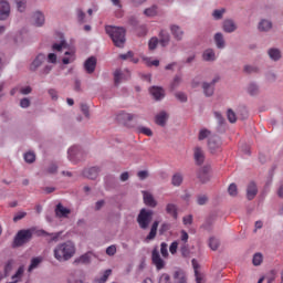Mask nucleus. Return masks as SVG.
<instances>
[{
    "label": "nucleus",
    "mask_w": 283,
    "mask_h": 283,
    "mask_svg": "<svg viewBox=\"0 0 283 283\" xmlns=\"http://www.w3.org/2000/svg\"><path fill=\"white\" fill-rule=\"evenodd\" d=\"M228 120L229 123H235L238 120V116H235V112L233 109L229 108L227 112Z\"/></svg>",
    "instance_id": "51"
},
{
    "label": "nucleus",
    "mask_w": 283,
    "mask_h": 283,
    "mask_svg": "<svg viewBox=\"0 0 283 283\" xmlns=\"http://www.w3.org/2000/svg\"><path fill=\"white\" fill-rule=\"evenodd\" d=\"M149 92L155 101H163V98H165V90L160 86H153Z\"/></svg>",
    "instance_id": "19"
},
{
    "label": "nucleus",
    "mask_w": 283,
    "mask_h": 283,
    "mask_svg": "<svg viewBox=\"0 0 283 283\" xmlns=\"http://www.w3.org/2000/svg\"><path fill=\"white\" fill-rule=\"evenodd\" d=\"M208 147L211 154H218L222 151V142L218 137H212L208 140Z\"/></svg>",
    "instance_id": "9"
},
{
    "label": "nucleus",
    "mask_w": 283,
    "mask_h": 283,
    "mask_svg": "<svg viewBox=\"0 0 283 283\" xmlns=\"http://www.w3.org/2000/svg\"><path fill=\"white\" fill-rule=\"evenodd\" d=\"M158 221H154L149 234L146 237V240H154L156 238V233L158 231Z\"/></svg>",
    "instance_id": "40"
},
{
    "label": "nucleus",
    "mask_w": 283,
    "mask_h": 283,
    "mask_svg": "<svg viewBox=\"0 0 283 283\" xmlns=\"http://www.w3.org/2000/svg\"><path fill=\"white\" fill-rule=\"evenodd\" d=\"M134 118H136V115L132 113L120 112L119 114H117V120H119V123H123L124 125H127V123H132Z\"/></svg>",
    "instance_id": "18"
},
{
    "label": "nucleus",
    "mask_w": 283,
    "mask_h": 283,
    "mask_svg": "<svg viewBox=\"0 0 283 283\" xmlns=\"http://www.w3.org/2000/svg\"><path fill=\"white\" fill-rule=\"evenodd\" d=\"M180 83H182V77L176 75L170 84L171 90H176V87H178V85H180Z\"/></svg>",
    "instance_id": "56"
},
{
    "label": "nucleus",
    "mask_w": 283,
    "mask_h": 283,
    "mask_svg": "<svg viewBox=\"0 0 283 283\" xmlns=\"http://www.w3.org/2000/svg\"><path fill=\"white\" fill-rule=\"evenodd\" d=\"M202 90H203L205 96L207 97L213 96L214 87L210 83L203 82Z\"/></svg>",
    "instance_id": "36"
},
{
    "label": "nucleus",
    "mask_w": 283,
    "mask_h": 283,
    "mask_svg": "<svg viewBox=\"0 0 283 283\" xmlns=\"http://www.w3.org/2000/svg\"><path fill=\"white\" fill-rule=\"evenodd\" d=\"M207 202H209V197H207V195H199L197 197V205L203 206L207 205Z\"/></svg>",
    "instance_id": "54"
},
{
    "label": "nucleus",
    "mask_w": 283,
    "mask_h": 283,
    "mask_svg": "<svg viewBox=\"0 0 283 283\" xmlns=\"http://www.w3.org/2000/svg\"><path fill=\"white\" fill-rule=\"evenodd\" d=\"M174 283H187V274L182 270H176L174 273Z\"/></svg>",
    "instance_id": "30"
},
{
    "label": "nucleus",
    "mask_w": 283,
    "mask_h": 283,
    "mask_svg": "<svg viewBox=\"0 0 283 283\" xmlns=\"http://www.w3.org/2000/svg\"><path fill=\"white\" fill-rule=\"evenodd\" d=\"M143 193V200H144V205H146V207H150V209H156V207H158V201L156 200V198H154V195L149 191H142Z\"/></svg>",
    "instance_id": "8"
},
{
    "label": "nucleus",
    "mask_w": 283,
    "mask_h": 283,
    "mask_svg": "<svg viewBox=\"0 0 283 283\" xmlns=\"http://www.w3.org/2000/svg\"><path fill=\"white\" fill-rule=\"evenodd\" d=\"M137 178H139V180H147V178H149V171H147V170L138 171Z\"/></svg>",
    "instance_id": "61"
},
{
    "label": "nucleus",
    "mask_w": 283,
    "mask_h": 283,
    "mask_svg": "<svg viewBox=\"0 0 283 283\" xmlns=\"http://www.w3.org/2000/svg\"><path fill=\"white\" fill-rule=\"evenodd\" d=\"M10 17V2L0 0V21H7Z\"/></svg>",
    "instance_id": "12"
},
{
    "label": "nucleus",
    "mask_w": 283,
    "mask_h": 283,
    "mask_svg": "<svg viewBox=\"0 0 283 283\" xmlns=\"http://www.w3.org/2000/svg\"><path fill=\"white\" fill-rule=\"evenodd\" d=\"M193 158L196 165H203L205 164V150L199 146L195 147L193 149Z\"/></svg>",
    "instance_id": "17"
},
{
    "label": "nucleus",
    "mask_w": 283,
    "mask_h": 283,
    "mask_svg": "<svg viewBox=\"0 0 283 283\" xmlns=\"http://www.w3.org/2000/svg\"><path fill=\"white\" fill-rule=\"evenodd\" d=\"M41 235H50V242H59V238H61V232H56V233H48L45 230H41L40 231Z\"/></svg>",
    "instance_id": "43"
},
{
    "label": "nucleus",
    "mask_w": 283,
    "mask_h": 283,
    "mask_svg": "<svg viewBox=\"0 0 283 283\" xmlns=\"http://www.w3.org/2000/svg\"><path fill=\"white\" fill-rule=\"evenodd\" d=\"M42 262H43V258L41 256L33 258L28 269L29 273H32L34 269H39V264H41Z\"/></svg>",
    "instance_id": "37"
},
{
    "label": "nucleus",
    "mask_w": 283,
    "mask_h": 283,
    "mask_svg": "<svg viewBox=\"0 0 283 283\" xmlns=\"http://www.w3.org/2000/svg\"><path fill=\"white\" fill-rule=\"evenodd\" d=\"M239 116L242 120H247V118H249V111L247 109V107L239 108Z\"/></svg>",
    "instance_id": "55"
},
{
    "label": "nucleus",
    "mask_w": 283,
    "mask_h": 283,
    "mask_svg": "<svg viewBox=\"0 0 283 283\" xmlns=\"http://www.w3.org/2000/svg\"><path fill=\"white\" fill-rule=\"evenodd\" d=\"M171 41V35H169V32L163 30L159 33V44L161 48H167L169 45V42Z\"/></svg>",
    "instance_id": "28"
},
{
    "label": "nucleus",
    "mask_w": 283,
    "mask_h": 283,
    "mask_svg": "<svg viewBox=\"0 0 283 283\" xmlns=\"http://www.w3.org/2000/svg\"><path fill=\"white\" fill-rule=\"evenodd\" d=\"M45 54L40 53L38 54L34 60L31 62L29 70L31 72H36V70H39V67H41V65H43V63H45Z\"/></svg>",
    "instance_id": "10"
},
{
    "label": "nucleus",
    "mask_w": 283,
    "mask_h": 283,
    "mask_svg": "<svg viewBox=\"0 0 283 283\" xmlns=\"http://www.w3.org/2000/svg\"><path fill=\"white\" fill-rule=\"evenodd\" d=\"M209 247L212 251H218V247H220V240L216 239L214 237H211L209 239Z\"/></svg>",
    "instance_id": "44"
},
{
    "label": "nucleus",
    "mask_w": 283,
    "mask_h": 283,
    "mask_svg": "<svg viewBox=\"0 0 283 283\" xmlns=\"http://www.w3.org/2000/svg\"><path fill=\"white\" fill-rule=\"evenodd\" d=\"M76 17H77L78 23H85V13L83 12V9L76 10Z\"/></svg>",
    "instance_id": "59"
},
{
    "label": "nucleus",
    "mask_w": 283,
    "mask_h": 283,
    "mask_svg": "<svg viewBox=\"0 0 283 283\" xmlns=\"http://www.w3.org/2000/svg\"><path fill=\"white\" fill-rule=\"evenodd\" d=\"M184 180H185V176L182 175V172H176L175 175H172L171 186L180 187V185H182Z\"/></svg>",
    "instance_id": "33"
},
{
    "label": "nucleus",
    "mask_w": 283,
    "mask_h": 283,
    "mask_svg": "<svg viewBox=\"0 0 283 283\" xmlns=\"http://www.w3.org/2000/svg\"><path fill=\"white\" fill-rule=\"evenodd\" d=\"M268 56H270L271 61H280L282 59V51L277 48H271L268 50Z\"/></svg>",
    "instance_id": "31"
},
{
    "label": "nucleus",
    "mask_w": 283,
    "mask_h": 283,
    "mask_svg": "<svg viewBox=\"0 0 283 283\" xmlns=\"http://www.w3.org/2000/svg\"><path fill=\"white\" fill-rule=\"evenodd\" d=\"M72 213V210L65 208L63 205L57 203L55 208V216L57 218H67Z\"/></svg>",
    "instance_id": "23"
},
{
    "label": "nucleus",
    "mask_w": 283,
    "mask_h": 283,
    "mask_svg": "<svg viewBox=\"0 0 283 283\" xmlns=\"http://www.w3.org/2000/svg\"><path fill=\"white\" fill-rule=\"evenodd\" d=\"M209 171H211V167L203 166L198 170L197 178H199L201 182H207L209 180Z\"/></svg>",
    "instance_id": "20"
},
{
    "label": "nucleus",
    "mask_w": 283,
    "mask_h": 283,
    "mask_svg": "<svg viewBox=\"0 0 283 283\" xmlns=\"http://www.w3.org/2000/svg\"><path fill=\"white\" fill-rule=\"evenodd\" d=\"M160 253H161L163 258H169V250H168V245L166 242H163L160 244Z\"/></svg>",
    "instance_id": "52"
},
{
    "label": "nucleus",
    "mask_w": 283,
    "mask_h": 283,
    "mask_svg": "<svg viewBox=\"0 0 283 283\" xmlns=\"http://www.w3.org/2000/svg\"><path fill=\"white\" fill-rule=\"evenodd\" d=\"M243 72L244 74H258V72H260V67L247 64L243 66Z\"/></svg>",
    "instance_id": "41"
},
{
    "label": "nucleus",
    "mask_w": 283,
    "mask_h": 283,
    "mask_svg": "<svg viewBox=\"0 0 283 283\" xmlns=\"http://www.w3.org/2000/svg\"><path fill=\"white\" fill-rule=\"evenodd\" d=\"M73 255H76V245H74L72 241L59 243L53 249V258H55L57 262H67L72 260Z\"/></svg>",
    "instance_id": "1"
},
{
    "label": "nucleus",
    "mask_w": 283,
    "mask_h": 283,
    "mask_svg": "<svg viewBox=\"0 0 283 283\" xmlns=\"http://www.w3.org/2000/svg\"><path fill=\"white\" fill-rule=\"evenodd\" d=\"M46 59H48V63L56 64L57 56L55 53H49Z\"/></svg>",
    "instance_id": "64"
},
{
    "label": "nucleus",
    "mask_w": 283,
    "mask_h": 283,
    "mask_svg": "<svg viewBox=\"0 0 283 283\" xmlns=\"http://www.w3.org/2000/svg\"><path fill=\"white\" fill-rule=\"evenodd\" d=\"M90 254L85 253L74 260V264H90Z\"/></svg>",
    "instance_id": "39"
},
{
    "label": "nucleus",
    "mask_w": 283,
    "mask_h": 283,
    "mask_svg": "<svg viewBox=\"0 0 283 283\" xmlns=\"http://www.w3.org/2000/svg\"><path fill=\"white\" fill-rule=\"evenodd\" d=\"M24 160L29 165H32V163H34V160H36V155H34V153L29 151V153L24 154Z\"/></svg>",
    "instance_id": "47"
},
{
    "label": "nucleus",
    "mask_w": 283,
    "mask_h": 283,
    "mask_svg": "<svg viewBox=\"0 0 283 283\" xmlns=\"http://www.w3.org/2000/svg\"><path fill=\"white\" fill-rule=\"evenodd\" d=\"M32 20L36 28H41L45 24V15L41 11H35L32 15Z\"/></svg>",
    "instance_id": "22"
},
{
    "label": "nucleus",
    "mask_w": 283,
    "mask_h": 283,
    "mask_svg": "<svg viewBox=\"0 0 283 283\" xmlns=\"http://www.w3.org/2000/svg\"><path fill=\"white\" fill-rule=\"evenodd\" d=\"M202 61H206V63H214V61H218V55L216 54V50L206 49L202 53Z\"/></svg>",
    "instance_id": "15"
},
{
    "label": "nucleus",
    "mask_w": 283,
    "mask_h": 283,
    "mask_svg": "<svg viewBox=\"0 0 283 283\" xmlns=\"http://www.w3.org/2000/svg\"><path fill=\"white\" fill-rule=\"evenodd\" d=\"M59 171V166L56 164H51L49 167L45 169V174H51L54 175Z\"/></svg>",
    "instance_id": "57"
},
{
    "label": "nucleus",
    "mask_w": 283,
    "mask_h": 283,
    "mask_svg": "<svg viewBox=\"0 0 283 283\" xmlns=\"http://www.w3.org/2000/svg\"><path fill=\"white\" fill-rule=\"evenodd\" d=\"M52 51L64 52V56L62 57L63 65H71V63H74V61H76V49L71 48L65 39H62L60 42L53 43Z\"/></svg>",
    "instance_id": "2"
},
{
    "label": "nucleus",
    "mask_w": 283,
    "mask_h": 283,
    "mask_svg": "<svg viewBox=\"0 0 283 283\" xmlns=\"http://www.w3.org/2000/svg\"><path fill=\"white\" fill-rule=\"evenodd\" d=\"M145 17L154 18L158 17V6L154 4L151 7H148L144 10Z\"/></svg>",
    "instance_id": "34"
},
{
    "label": "nucleus",
    "mask_w": 283,
    "mask_h": 283,
    "mask_svg": "<svg viewBox=\"0 0 283 283\" xmlns=\"http://www.w3.org/2000/svg\"><path fill=\"white\" fill-rule=\"evenodd\" d=\"M214 45L217 50H224L227 48V41H224V34L217 32L213 36Z\"/></svg>",
    "instance_id": "16"
},
{
    "label": "nucleus",
    "mask_w": 283,
    "mask_h": 283,
    "mask_svg": "<svg viewBox=\"0 0 283 283\" xmlns=\"http://www.w3.org/2000/svg\"><path fill=\"white\" fill-rule=\"evenodd\" d=\"M212 17L213 19H216V21H220V19H222V17H224V9H217L212 12Z\"/></svg>",
    "instance_id": "49"
},
{
    "label": "nucleus",
    "mask_w": 283,
    "mask_h": 283,
    "mask_svg": "<svg viewBox=\"0 0 283 283\" xmlns=\"http://www.w3.org/2000/svg\"><path fill=\"white\" fill-rule=\"evenodd\" d=\"M258 32L261 33H269L273 30V21L271 19L261 18L256 24Z\"/></svg>",
    "instance_id": "7"
},
{
    "label": "nucleus",
    "mask_w": 283,
    "mask_h": 283,
    "mask_svg": "<svg viewBox=\"0 0 283 283\" xmlns=\"http://www.w3.org/2000/svg\"><path fill=\"white\" fill-rule=\"evenodd\" d=\"M20 107H22V109H28V107H30V98L24 97L20 101Z\"/></svg>",
    "instance_id": "63"
},
{
    "label": "nucleus",
    "mask_w": 283,
    "mask_h": 283,
    "mask_svg": "<svg viewBox=\"0 0 283 283\" xmlns=\"http://www.w3.org/2000/svg\"><path fill=\"white\" fill-rule=\"evenodd\" d=\"M67 283H83V281L78 279V276L75 273V274H70L67 279Z\"/></svg>",
    "instance_id": "60"
},
{
    "label": "nucleus",
    "mask_w": 283,
    "mask_h": 283,
    "mask_svg": "<svg viewBox=\"0 0 283 283\" xmlns=\"http://www.w3.org/2000/svg\"><path fill=\"white\" fill-rule=\"evenodd\" d=\"M154 218V211L142 209L139 214L137 216V222L142 229H148L149 224H151V220Z\"/></svg>",
    "instance_id": "4"
},
{
    "label": "nucleus",
    "mask_w": 283,
    "mask_h": 283,
    "mask_svg": "<svg viewBox=\"0 0 283 283\" xmlns=\"http://www.w3.org/2000/svg\"><path fill=\"white\" fill-rule=\"evenodd\" d=\"M170 33L172 34L175 41H182V39L185 36V31L178 24L170 25Z\"/></svg>",
    "instance_id": "14"
},
{
    "label": "nucleus",
    "mask_w": 283,
    "mask_h": 283,
    "mask_svg": "<svg viewBox=\"0 0 283 283\" xmlns=\"http://www.w3.org/2000/svg\"><path fill=\"white\" fill-rule=\"evenodd\" d=\"M209 136H211V130L207 129V128H202L200 132H199V140H205L206 138H209Z\"/></svg>",
    "instance_id": "48"
},
{
    "label": "nucleus",
    "mask_w": 283,
    "mask_h": 283,
    "mask_svg": "<svg viewBox=\"0 0 283 283\" xmlns=\"http://www.w3.org/2000/svg\"><path fill=\"white\" fill-rule=\"evenodd\" d=\"M81 154L78 146H72L67 150V158L71 163H78V160H81Z\"/></svg>",
    "instance_id": "11"
},
{
    "label": "nucleus",
    "mask_w": 283,
    "mask_h": 283,
    "mask_svg": "<svg viewBox=\"0 0 283 283\" xmlns=\"http://www.w3.org/2000/svg\"><path fill=\"white\" fill-rule=\"evenodd\" d=\"M105 32L112 39L116 48H125V29L122 27L106 25Z\"/></svg>",
    "instance_id": "3"
},
{
    "label": "nucleus",
    "mask_w": 283,
    "mask_h": 283,
    "mask_svg": "<svg viewBox=\"0 0 283 283\" xmlns=\"http://www.w3.org/2000/svg\"><path fill=\"white\" fill-rule=\"evenodd\" d=\"M247 92L250 96H258V94H260V85L255 82H251L247 86Z\"/></svg>",
    "instance_id": "32"
},
{
    "label": "nucleus",
    "mask_w": 283,
    "mask_h": 283,
    "mask_svg": "<svg viewBox=\"0 0 283 283\" xmlns=\"http://www.w3.org/2000/svg\"><path fill=\"white\" fill-rule=\"evenodd\" d=\"M109 275H112V270H106L101 276L95 277L93 283H105L109 279Z\"/></svg>",
    "instance_id": "35"
},
{
    "label": "nucleus",
    "mask_w": 283,
    "mask_h": 283,
    "mask_svg": "<svg viewBox=\"0 0 283 283\" xmlns=\"http://www.w3.org/2000/svg\"><path fill=\"white\" fill-rule=\"evenodd\" d=\"M166 213L171 216L175 220H178V206L176 203H167Z\"/></svg>",
    "instance_id": "29"
},
{
    "label": "nucleus",
    "mask_w": 283,
    "mask_h": 283,
    "mask_svg": "<svg viewBox=\"0 0 283 283\" xmlns=\"http://www.w3.org/2000/svg\"><path fill=\"white\" fill-rule=\"evenodd\" d=\"M169 119V114L167 112L163 111L155 117L156 125H159V127H165L167 125V120Z\"/></svg>",
    "instance_id": "26"
},
{
    "label": "nucleus",
    "mask_w": 283,
    "mask_h": 283,
    "mask_svg": "<svg viewBox=\"0 0 283 283\" xmlns=\"http://www.w3.org/2000/svg\"><path fill=\"white\" fill-rule=\"evenodd\" d=\"M158 43H160L158 38H151L148 42L149 50H156V48H158Z\"/></svg>",
    "instance_id": "58"
},
{
    "label": "nucleus",
    "mask_w": 283,
    "mask_h": 283,
    "mask_svg": "<svg viewBox=\"0 0 283 283\" xmlns=\"http://www.w3.org/2000/svg\"><path fill=\"white\" fill-rule=\"evenodd\" d=\"M192 269L195 271V277L197 283H205V276L200 274V264H198V261L196 259H192Z\"/></svg>",
    "instance_id": "24"
},
{
    "label": "nucleus",
    "mask_w": 283,
    "mask_h": 283,
    "mask_svg": "<svg viewBox=\"0 0 283 283\" xmlns=\"http://www.w3.org/2000/svg\"><path fill=\"white\" fill-rule=\"evenodd\" d=\"M175 97H176L177 101H179L180 103H187V101H188L187 94H185L184 92H177V93H175Z\"/></svg>",
    "instance_id": "53"
},
{
    "label": "nucleus",
    "mask_w": 283,
    "mask_h": 283,
    "mask_svg": "<svg viewBox=\"0 0 283 283\" xmlns=\"http://www.w3.org/2000/svg\"><path fill=\"white\" fill-rule=\"evenodd\" d=\"M151 261L157 271H163V269H165L167 265V262H165L163 256H160V251H158V248L153 249Z\"/></svg>",
    "instance_id": "6"
},
{
    "label": "nucleus",
    "mask_w": 283,
    "mask_h": 283,
    "mask_svg": "<svg viewBox=\"0 0 283 283\" xmlns=\"http://www.w3.org/2000/svg\"><path fill=\"white\" fill-rule=\"evenodd\" d=\"M28 216V212L20 211L13 217V222H19V220H23Z\"/></svg>",
    "instance_id": "62"
},
{
    "label": "nucleus",
    "mask_w": 283,
    "mask_h": 283,
    "mask_svg": "<svg viewBox=\"0 0 283 283\" xmlns=\"http://www.w3.org/2000/svg\"><path fill=\"white\" fill-rule=\"evenodd\" d=\"M222 30L227 34H233V32H235V30H238V24L235 23V21L233 19H226L222 22Z\"/></svg>",
    "instance_id": "13"
},
{
    "label": "nucleus",
    "mask_w": 283,
    "mask_h": 283,
    "mask_svg": "<svg viewBox=\"0 0 283 283\" xmlns=\"http://www.w3.org/2000/svg\"><path fill=\"white\" fill-rule=\"evenodd\" d=\"M228 193L231 196V198H235L238 196V185L230 184L228 187Z\"/></svg>",
    "instance_id": "45"
},
{
    "label": "nucleus",
    "mask_w": 283,
    "mask_h": 283,
    "mask_svg": "<svg viewBox=\"0 0 283 283\" xmlns=\"http://www.w3.org/2000/svg\"><path fill=\"white\" fill-rule=\"evenodd\" d=\"M84 70L87 72V74H94V71L96 70V57H88L84 62Z\"/></svg>",
    "instance_id": "21"
},
{
    "label": "nucleus",
    "mask_w": 283,
    "mask_h": 283,
    "mask_svg": "<svg viewBox=\"0 0 283 283\" xmlns=\"http://www.w3.org/2000/svg\"><path fill=\"white\" fill-rule=\"evenodd\" d=\"M258 196V186L255 182H250L247 187V198L248 200H253Z\"/></svg>",
    "instance_id": "27"
},
{
    "label": "nucleus",
    "mask_w": 283,
    "mask_h": 283,
    "mask_svg": "<svg viewBox=\"0 0 283 283\" xmlns=\"http://www.w3.org/2000/svg\"><path fill=\"white\" fill-rule=\"evenodd\" d=\"M262 262H264V256L262 255V253L256 252V253L253 255L252 264H253L254 266H260V265L262 264Z\"/></svg>",
    "instance_id": "42"
},
{
    "label": "nucleus",
    "mask_w": 283,
    "mask_h": 283,
    "mask_svg": "<svg viewBox=\"0 0 283 283\" xmlns=\"http://www.w3.org/2000/svg\"><path fill=\"white\" fill-rule=\"evenodd\" d=\"M32 230H20L13 241L14 247H23V244H28L32 240Z\"/></svg>",
    "instance_id": "5"
},
{
    "label": "nucleus",
    "mask_w": 283,
    "mask_h": 283,
    "mask_svg": "<svg viewBox=\"0 0 283 283\" xmlns=\"http://www.w3.org/2000/svg\"><path fill=\"white\" fill-rule=\"evenodd\" d=\"M137 132L138 134H144L145 136H154V132H151L149 127L138 126Z\"/></svg>",
    "instance_id": "46"
},
{
    "label": "nucleus",
    "mask_w": 283,
    "mask_h": 283,
    "mask_svg": "<svg viewBox=\"0 0 283 283\" xmlns=\"http://www.w3.org/2000/svg\"><path fill=\"white\" fill-rule=\"evenodd\" d=\"M84 178H88L90 180H96L98 177V167H91L83 170Z\"/></svg>",
    "instance_id": "25"
},
{
    "label": "nucleus",
    "mask_w": 283,
    "mask_h": 283,
    "mask_svg": "<svg viewBox=\"0 0 283 283\" xmlns=\"http://www.w3.org/2000/svg\"><path fill=\"white\" fill-rule=\"evenodd\" d=\"M114 81L115 85H120V81H123V72H120V70L114 72Z\"/></svg>",
    "instance_id": "50"
},
{
    "label": "nucleus",
    "mask_w": 283,
    "mask_h": 283,
    "mask_svg": "<svg viewBox=\"0 0 283 283\" xmlns=\"http://www.w3.org/2000/svg\"><path fill=\"white\" fill-rule=\"evenodd\" d=\"M15 6H17V10L18 12H25L27 8H28V0H13Z\"/></svg>",
    "instance_id": "38"
}]
</instances>
